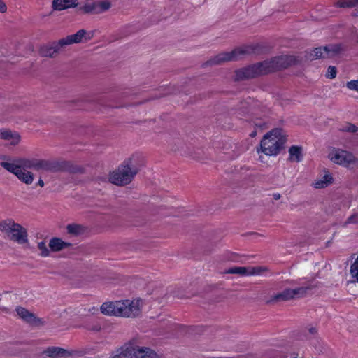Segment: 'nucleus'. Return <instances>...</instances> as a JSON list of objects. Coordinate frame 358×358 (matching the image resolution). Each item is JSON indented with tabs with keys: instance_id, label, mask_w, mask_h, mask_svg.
I'll list each match as a JSON object with an SVG mask.
<instances>
[{
	"instance_id": "nucleus-1",
	"label": "nucleus",
	"mask_w": 358,
	"mask_h": 358,
	"mask_svg": "<svg viewBox=\"0 0 358 358\" xmlns=\"http://www.w3.org/2000/svg\"><path fill=\"white\" fill-rule=\"evenodd\" d=\"M1 166L15 175L19 180L26 185L32 184L34 175L29 169L54 171L52 162L38 159L17 158L12 162H2Z\"/></svg>"
},
{
	"instance_id": "nucleus-2",
	"label": "nucleus",
	"mask_w": 358,
	"mask_h": 358,
	"mask_svg": "<svg viewBox=\"0 0 358 358\" xmlns=\"http://www.w3.org/2000/svg\"><path fill=\"white\" fill-rule=\"evenodd\" d=\"M286 140V134L282 129H272L264 136L257 152H261L268 156H276L283 148Z\"/></svg>"
},
{
	"instance_id": "nucleus-3",
	"label": "nucleus",
	"mask_w": 358,
	"mask_h": 358,
	"mask_svg": "<svg viewBox=\"0 0 358 358\" xmlns=\"http://www.w3.org/2000/svg\"><path fill=\"white\" fill-rule=\"evenodd\" d=\"M92 37V34L87 33L85 29H80L76 34L69 35L57 42H55L50 45H45L41 48V54L43 57H52L57 55L59 50L66 45L78 43L85 41L90 40Z\"/></svg>"
},
{
	"instance_id": "nucleus-4",
	"label": "nucleus",
	"mask_w": 358,
	"mask_h": 358,
	"mask_svg": "<svg viewBox=\"0 0 358 358\" xmlns=\"http://www.w3.org/2000/svg\"><path fill=\"white\" fill-rule=\"evenodd\" d=\"M136 162L135 157L125 160L116 170L110 173V182L116 185H124L130 183L138 171Z\"/></svg>"
},
{
	"instance_id": "nucleus-5",
	"label": "nucleus",
	"mask_w": 358,
	"mask_h": 358,
	"mask_svg": "<svg viewBox=\"0 0 358 358\" xmlns=\"http://www.w3.org/2000/svg\"><path fill=\"white\" fill-rule=\"evenodd\" d=\"M0 231L6 239L19 245L28 243L27 229L12 219L0 221Z\"/></svg>"
},
{
	"instance_id": "nucleus-6",
	"label": "nucleus",
	"mask_w": 358,
	"mask_h": 358,
	"mask_svg": "<svg viewBox=\"0 0 358 358\" xmlns=\"http://www.w3.org/2000/svg\"><path fill=\"white\" fill-rule=\"evenodd\" d=\"M328 159L334 164L350 167L358 164V159L350 152L338 148L329 150Z\"/></svg>"
},
{
	"instance_id": "nucleus-7",
	"label": "nucleus",
	"mask_w": 358,
	"mask_h": 358,
	"mask_svg": "<svg viewBox=\"0 0 358 358\" xmlns=\"http://www.w3.org/2000/svg\"><path fill=\"white\" fill-rule=\"evenodd\" d=\"M120 317H136L141 315L143 301L139 299L120 300Z\"/></svg>"
},
{
	"instance_id": "nucleus-8",
	"label": "nucleus",
	"mask_w": 358,
	"mask_h": 358,
	"mask_svg": "<svg viewBox=\"0 0 358 358\" xmlns=\"http://www.w3.org/2000/svg\"><path fill=\"white\" fill-rule=\"evenodd\" d=\"M266 73H268V69H266L264 62H262L237 70L236 71V79H248Z\"/></svg>"
},
{
	"instance_id": "nucleus-9",
	"label": "nucleus",
	"mask_w": 358,
	"mask_h": 358,
	"mask_svg": "<svg viewBox=\"0 0 358 358\" xmlns=\"http://www.w3.org/2000/svg\"><path fill=\"white\" fill-rule=\"evenodd\" d=\"M111 7V3L108 1L87 0L80 9L85 13L101 14L108 10Z\"/></svg>"
},
{
	"instance_id": "nucleus-10",
	"label": "nucleus",
	"mask_w": 358,
	"mask_h": 358,
	"mask_svg": "<svg viewBox=\"0 0 358 358\" xmlns=\"http://www.w3.org/2000/svg\"><path fill=\"white\" fill-rule=\"evenodd\" d=\"M264 62L266 69H268V73H269L280 69L287 68L295 62V58L290 55H282Z\"/></svg>"
},
{
	"instance_id": "nucleus-11",
	"label": "nucleus",
	"mask_w": 358,
	"mask_h": 358,
	"mask_svg": "<svg viewBox=\"0 0 358 358\" xmlns=\"http://www.w3.org/2000/svg\"><path fill=\"white\" fill-rule=\"evenodd\" d=\"M267 268L263 266H234L225 270L223 273L236 274L239 276L260 275L266 271Z\"/></svg>"
},
{
	"instance_id": "nucleus-12",
	"label": "nucleus",
	"mask_w": 358,
	"mask_h": 358,
	"mask_svg": "<svg viewBox=\"0 0 358 358\" xmlns=\"http://www.w3.org/2000/svg\"><path fill=\"white\" fill-rule=\"evenodd\" d=\"M245 53L246 51L242 48H237L230 52H222L212 58L210 60V63L211 64H220L225 62L236 60Z\"/></svg>"
},
{
	"instance_id": "nucleus-13",
	"label": "nucleus",
	"mask_w": 358,
	"mask_h": 358,
	"mask_svg": "<svg viewBox=\"0 0 358 358\" xmlns=\"http://www.w3.org/2000/svg\"><path fill=\"white\" fill-rule=\"evenodd\" d=\"M334 182V179L332 173L326 169H324L320 172L318 177L314 180L312 186L315 189H324Z\"/></svg>"
},
{
	"instance_id": "nucleus-14",
	"label": "nucleus",
	"mask_w": 358,
	"mask_h": 358,
	"mask_svg": "<svg viewBox=\"0 0 358 358\" xmlns=\"http://www.w3.org/2000/svg\"><path fill=\"white\" fill-rule=\"evenodd\" d=\"M131 353L130 358H160L153 350L146 347L127 346Z\"/></svg>"
},
{
	"instance_id": "nucleus-15",
	"label": "nucleus",
	"mask_w": 358,
	"mask_h": 358,
	"mask_svg": "<svg viewBox=\"0 0 358 358\" xmlns=\"http://www.w3.org/2000/svg\"><path fill=\"white\" fill-rule=\"evenodd\" d=\"M0 139L9 143L10 145H17L21 141V136L15 131L8 129H0Z\"/></svg>"
},
{
	"instance_id": "nucleus-16",
	"label": "nucleus",
	"mask_w": 358,
	"mask_h": 358,
	"mask_svg": "<svg viewBox=\"0 0 358 358\" xmlns=\"http://www.w3.org/2000/svg\"><path fill=\"white\" fill-rule=\"evenodd\" d=\"M120 301L103 303L100 308L101 312L106 315L120 317Z\"/></svg>"
},
{
	"instance_id": "nucleus-17",
	"label": "nucleus",
	"mask_w": 358,
	"mask_h": 358,
	"mask_svg": "<svg viewBox=\"0 0 358 358\" xmlns=\"http://www.w3.org/2000/svg\"><path fill=\"white\" fill-rule=\"evenodd\" d=\"M17 315L23 320L32 324H43V322L41 319L37 318L33 313L22 307H17L15 309Z\"/></svg>"
},
{
	"instance_id": "nucleus-18",
	"label": "nucleus",
	"mask_w": 358,
	"mask_h": 358,
	"mask_svg": "<svg viewBox=\"0 0 358 358\" xmlns=\"http://www.w3.org/2000/svg\"><path fill=\"white\" fill-rule=\"evenodd\" d=\"M78 0H53L52 8L56 10H62L77 6Z\"/></svg>"
},
{
	"instance_id": "nucleus-19",
	"label": "nucleus",
	"mask_w": 358,
	"mask_h": 358,
	"mask_svg": "<svg viewBox=\"0 0 358 358\" xmlns=\"http://www.w3.org/2000/svg\"><path fill=\"white\" fill-rule=\"evenodd\" d=\"M288 160L291 162H300L303 159V148L301 146L292 145L289 148Z\"/></svg>"
},
{
	"instance_id": "nucleus-20",
	"label": "nucleus",
	"mask_w": 358,
	"mask_h": 358,
	"mask_svg": "<svg viewBox=\"0 0 358 358\" xmlns=\"http://www.w3.org/2000/svg\"><path fill=\"white\" fill-rule=\"evenodd\" d=\"M294 299L293 289H287L280 294H275L271 297L267 303L285 301Z\"/></svg>"
},
{
	"instance_id": "nucleus-21",
	"label": "nucleus",
	"mask_w": 358,
	"mask_h": 358,
	"mask_svg": "<svg viewBox=\"0 0 358 358\" xmlns=\"http://www.w3.org/2000/svg\"><path fill=\"white\" fill-rule=\"evenodd\" d=\"M325 58H331L338 55L343 48L340 44H330L324 46Z\"/></svg>"
},
{
	"instance_id": "nucleus-22",
	"label": "nucleus",
	"mask_w": 358,
	"mask_h": 358,
	"mask_svg": "<svg viewBox=\"0 0 358 358\" xmlns=\"http://www.w3.org/2000/svg\"><path fill=\"white\" fill-rule=\"evenodd\" d=\"M70 244L63 241L61 238H53L50 241L49 247L53 252L59 251L69 246Z\"/></svg>"
},
{
	"instance_id": "nucleus-23",
	"label": "nucleus",
	"mask_w": 358,
	"mask_h": 358,
	"mask_svg": "<svg viewBox=\"0 0 358 358\" xmlns=\"http://www.w3.org/2000/svg\"><path fill=\"white\" fill-rule=\"evenodd\" d=\"M46 352L50 357L53 358L65 357L69 355V352H68L66 350L59 347L49 348H48Z\"/></svg>"
},
{
	"instance_id": "nucleus-24",
	"label": "nucleus",
	"mask_w": 358,
	"mask_h": 358,
	"mask_svg": "<svg viewBox=\"0 0 358 358\" xmlns=\"http://www.w3.org/2000/svg\"><path fill=\"white\" fill-rule=\"evenodd\" d=\"M308 59H317L325 58L324 47L315 48L308 52Z\"/></svg>"
},
{
	"instance_id": "nucleus-25",
	"label": "nucleus",
	"mask_w": 358,
	"mask_h": 358,
	"mask_svg": "<svg viewBox=\"0 0 358 358\" xmlns=\"http://www.w3.org/2000/svg\"><path fill=\"white\" fill-rule=\"evenodd\" d=\"M336 6L339 8H355L358 11V0H339Z\"/></svg>"
},
{
	"instance_id": "nucleus-26",
	"label": "nucleus",
	"mask_w": 358,
	"mask_h": 358,
	"mask_svg": "<svg viewBox=\"0 0 358 358\" xmlns=\"http://www.w3.org/2000/svg\"><path fill=\"white\" fill-rule=\"evenodd\" d=\"M66 229L69 234L73 236H78L85 231L84 227L77 224H71L67 225Z\"/></svg>"
},
{
	"instance_id": "nucleus-27",
	"label": "nucleus",
	"mask_w": 358,
	"mask_h": 358,
	"mask_svg": "<svg viewBox=\"0 0 358 358\" xmlns=\"http://www.w3.org/2000/svg\"><path fill=\"white\" fill-rule=\"evenodd\" d=\"M130 356H131V353L129 352V351L128 350V347L125 346V347L121 348L115 353L111 355L110 358H126V357L130 358Z\"/></svg>"
},
{
	"instance_id": "nucleus-28",
	"label": "nucleus",
	"mask_w": 358,
	"mask_h": 358,
	"mask_svg": "<svg viewBox=\"0 0 358 358\" xmlns=\"http://www.w3.org/2000/svg\"><path fill=\"white\" fill-rule=\"evenodd\" d=\"M313 287L311 286H306V287H301L296 289H293L294 292V297L296 298H301L304 296H306L308 293V291L311 289Z\"/></svg>"
},
{
	"instance_id": "nucleus-29",
	"label": "nucleus",
	"mask_w": 358,
	"mask_h": 358,
	"mask_svg": "<svg viewBox=\"0 0 358 358\" xmlns=\"http://www.w3.org/2000/svg\"><path fill=\"white\" fill-rule=\"evenodd\" d=\"M37 248L39 250V255L41 257H48L50 255V250H48L45 243L44 241L38 242Z\"/></svg>"
},
{
	"instance_id": "nucleus-30",
	"label": "nucleus",
	"mask_w": 358,
	"mask_h": 358,
	"mask_svg": "<svg viewBox=\"0 0 358 358\" xmlns=\"http://www.w3.org/2000/svg\"><path fill=\"white\" fill-rule=\"evenodd\" d=\"M350 275L355 281L358 282V257L355 259L350 266Z\"/></svg>"
},
{
	"instance_id": "nucleus-31",
	"label": "nucleus",
	"mask_w": 358,
	"mask_h": 358,
	"mask_svg": "<svg viewBox=\"0 0 358 358\" xmlns=\"http://www.w3.org/2000/svg\"><path fill=\"white\" fill-rule=\"evenodd\" d=\"M222 261H231V262H237L238 261V256L233 252H227L224 255H223L222 257Z\"/></svg>"
},
{
	"instance_id": "nucleus-32",
	"label": "nucleus",
	"mask_w": 358,
	"mask_h": 358,
	"mask_svg": "<svg viewBox=\"0 0 358 358\" xmlns=\"http://www.w3.org/2000/svg\"><path fill=\"white\" fill-rule=\"evenodd\" d=\"M342 130L346 132L355 133L357 131V127L353 124L347 123L343 127Z\"/></svg>"
},
{
	"instance_id": "nucleus-33",
	"label": "nucleus",
	"mask_w": 358,
	"mask_h": 358,
	"mask_svg": "<svg viewBox=\"0 0 358 358\" xmlns=\"http://www.w3.org/2000/svg\"><path fill=\"white\" fill-rule=\"evenodd\" d=\"M346 87L350 90L358 92V80H352L347 82Z\"/></svg>"
},
{
	"instance_id": "nucleus-34",
	"label": "nucleus",
	"mask_w": 358,
	"mask_h": 358,
	"mask_svg": "<svg viewBox=\"0 0 358 358\" xmlns=\"http://www.w3.org/2000/svg\"><path fill=\"white\" fill-rule=\"evenodd\" d=\"M358 224V212L354 213L347 219L345 224Z\"/></svg>"
},
{
	"instance_id": "nucleus-35",
	"label": "nucleus",
	"mask_w": 358,
	"mask_h": 358,
	"mask_svg": "<svg viewBox=\"0 0 358 358\" xmlns=\"http://www.w3.org/2000/svg\"><path fill=\"white\" fill-rule=\"evenodd\" d=\"M326 76L329 78H334L336 76V69L334 66H329Z\"/></svg>"
},
{
	"instance_id": "nucleus-36",
	"label": "nucleus",
	"mask_w": 358,
	"mask_h": 358,
	"mask_svg": "<svg viewBox=\"0 0 358 358\" xmlns=\"http://www.w3.org/2000/svg\"><path fill=\"white\" fill-rule=\"evenodd\" d=\"M7 11V6L6 3L0 0V13H4Z\"/></svg>"
},
{
	"instance_id": "nucleus-37",
	"label": "nucleus",
	"mask_w": 358,
	"mask_h": 358,
	"mask_svg": "<svg viewBox=\"0 0 358 358\" xmlns=\"http://www.w3.org/2000/svg\"><path fill=\"white\" fill-rule=\"evenodd\" d=\"M10 311H9V309L6 308V307H0V313H8Z\"/></svg>"
},
{
	"instance_id": "nucleus-38",
	"label": "nucleus",
	"mask_w": 358,
	"mask_h": 358,
	"mask_svg": "<svg viewBox=\"0 0 358 358\" xmlns=\"http://www.w3.org/2000/svg\"><path fill=\"white\" fill-rule=\"evenodd\" d=\"M273 197L275 200H278L280 198V194L278 193L273 194Z\"/></svg>"
},
{
	"instance_id": "nucleus-39",
	"label": "nucleus",
	"mask_w": 358,
	"mask_h": 358,
	"mask_svg": "<svg viewBox=\"0 0 358 358\" xmlns=\"http://www.w3.org/2000/svg\"><path fill=\"white\" fill-rule=\"evenodd\" d=\"M309 332L311 334H315L316 332H317V329L315 328V327H310L309 329Z\"/></svg>"
},
{
	"instance_id": "nucleus-40",
	"label": "nucleus",
	"mask_w": 358,
	"mask_h": 358,
	"mask_svg": "<svg viewBox=\"0 0 358 358\" xmlns=\"http://www.w3.org/2000/svg\"><path fill=\"white\" fill-rule=\"evenodd\" d=\"M44 182L42 179H39L38 181V185L40 186L41 187H44Z\"/></svg>"
},
{
	"instance_id": "nucleus-41",
	"label": "nucleus",
	"mask_w": 358,
	"mask_h": 358,
	"mask_svg": "<svg viewBox=\"0 0 358 358\" xmlns=\"http://www.w3.org/2000/svg\"><path fill=\"white\" fill-rule=\"evenodd\" d=\"M251 136H255V133H252V134H251Z\"/></svg>"
},
{
	"instance_id": "nucleus-42",
	"label": "nucleus",
	"mask_w": 358,
	"mask_h": 358,
	"mask_svg": "<svg viewBox=\"0 0 358 358\" xmlns=\"http://www.w3.org/2000/svg\"><path fill=\"white\" fill-rule=\"evenodd\" d=\"M357 14L358 15V11L357 12Z\"/></svg>"
},
{
	"instance_id": "nucleus-43",
	"label": "nucleus",
	"mask_w": 358,
	"mask_h": 358,
	"mask_svg": "<svg viewBox=\"0 0 358 358\" xmlns=\"http://www.w3.org/2000/svg\"><path fill=\"white\" fill-rule=\"evenodd\" d=\"M293 358H296V357H293Z\"/></svg>"
}]
</instances>
